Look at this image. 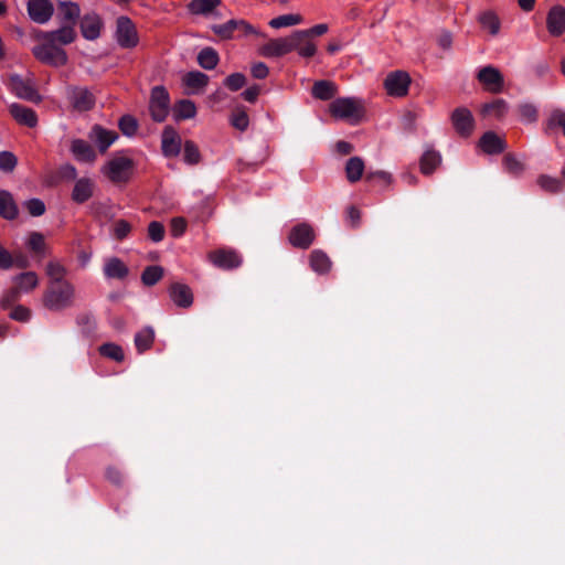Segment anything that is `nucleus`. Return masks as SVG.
Instances as JSON below:
<instances>
[{
    "label": "nucleus",
    "mask_w": 565,
    "mask_h": 565,
    "mask_svg": "<svg viewBox=\"0 0 565 565\" xmlns=\"http://www.w3.org/2000/svg\"><path fill=\"white\" fill-rule=\"evenodd\" d=\"M135 161L124 152L114 153L100 168V173L114 184L128 183L135 173Z\"/></svg>",
    "instance_id": "f257e3e1"
},
{
    "label": "nucleus",
    "mask_w": 565,
    "mask_h": 565,
    "mask_svg": "<svg viewBox=\"0 0 565 565\" xmlns=\"http://www.w3.org/2000/svg\"><path fill=\"white\" fill-rule=\"evenodd\" d=\"M330 115L350 124H358L364 117L363 102L355 97H340L329 105Z\"/></svg>",
    "instance_id": "f03ea898"
},
{
    "label": "nucleus",
    "mask_w": 565,
    "mask_h": 565,
    "mask_svg": "<svg viewBox=\"0 0 565 565\" xmlns=\"http://www.w3.org/2000/svg\"><path fill=\"white\" fill-rule=\"evenodd\" d=\"M75 289L70 281L49 284L43 296V305L50 310H62L74 303Z\"/></svg>",
    "instance_id": "7ed1b4c3"
},
{
    "label": "nucleus",
    "mask_w": 565,
    "mask_h": 565,
    "mask_svg": "<svg viewBox=\"0 0 565 565\" xmlns=\"http://www.w3.org/2000/svg\"><path fill=\"white\" fill-rule=\"evenodd\" d=\"M36 45L33 46L32 53L40 62L58 67L67 63L66 52L52 40L40 33L36 35Z\"/></svg>",
    "instance_id": "20e7f679"
},
{
    "label": "nucleus",
    "mask_w": 565,
    "mask_h": 565,
    "mask_svg": "<svg viewBox=\"0 0 565 565\" xmlns=\"http://www.w3.org/2000/svg\"><path fill=\"white\" fill-rule=\"evenodd\" d=\"M115 38L125 49H132L139 43V35L135 23L127 17H119L116 22Z\"/></svg>",
    "instance_id": "39448f33"
},
{
    "label": "nucleus",
    "mask_w": 565,
    "mask_h": 565,
    "mask_svg": "<svg viewBox=\"0 0 565 565\" xmlns=\"http://www.w3.org/2000/svg\"><path fill=\"white\" fill-rule=\"evenodd\" d=\"M289 40L291 52H297L302 58H311L318 52L316 42L303 30L294 31L289 34Z\"/></svg>",
    "instance_id": "423d86ee"
},
{
    "label": "nucleus",
    "mask_w": 565,
    "mask_h": 565,
    "mask_svg": "<svg viewBox=\"0 0 565 565\" xmlns=\"http://www.w3.org/2000/svg\"><path fill=\"white\" fill-rule=\"evenodd\" d=\"M411 77L406 72L395 71L387 74L384 79V88L390 96L404 97L407 95Z\"/></svg>",
    "instance_id": "0eeeda50"
},
{
    "label": "nucleus",
    "mask_w": 565,
    "mask_h": 565,
    "mask_svg": "<svg viewBox=\"0 0 565 565\" xmlns=\"http://www.w3.org/2000/svg\"><path fill=\"white\" fill-rule=\"evenodd\" d=\"M170 98L163 86L152 88L150 98V113L156 121H163L169 113Z\"/></svg>",
    "instance_id": "6e6552de"
},
{
    "label": "nucleus",
    "mask_w": 565,
    "mask_h": 565,
    "mask_svg": "<svg viewBox=\"0 0 565 565\" xmlns=\"http://www.w3.org/2000/svg\"><path fill=\"white\" fill-rule=\"evenodd\" d=\"M68 102L76 111H87L95 105L94 94L86 87H72L68 89Z\"/></svg>",
    "instance_id": "1a4fd4ad"
},
{
    "label": "nucleus",
    "mask_w": 565,
    "mask_h": 565,
    "mask_svg": "<svg viewBox=\"0 0 565 565\" xmlns=\"http://www.w3.org/2000/svg\"><path fill=\"white\" fill-rule=\"evenodd\" d=\"M451 124L454 129L461 137H469L475 129V119L471 111L468 108L459 107L456 108L451 114Z\"/></svg>",
    "instance_id": "9d476101"
},
{
    "label": "nucleus",
    "mask_w": 565,
    "mask_h": 565,
    "mask_svg": "<svg viewBox=\"0 0 565 565\" xmlns=\"http://www.w3.org/2000/svg\"><path fill=\"white\" fill-rule=\"evenodd\" d=\"M7 86L19 98L30 102L39 100L36 89L29 79H23L19 75H11L8 79Z\"/></svg>",
    "instance_id": "9b49d317"
},
{
    "label": "nucleus",
    "mask_w": 565,
    "mask_h": 565,
    "mask_svg": "<svg viewBox=\"0 0 565 565\" xmlns=\"http://www.w3.org/2000/svg\"><path fill=\"white\" fill-rule=\"evenodd\" d=\"M289 53H291L289 35L270 39L258 47V54L267 58L281 57Z\"/></svg>",
    "instance_id": "f8f14e48"
},
{
    "label": "nucleus",
    "mask_w": 565,
    "mask_h": 565,
    "mask_svg": "<svg viewBox=\"0 0 565 565\" xmlns=\"http://www.w3.org/2000/svg\"><path fill=\"white\" fill-rule=\"evenodd\" d=\"M315 231L308 223H300L294 226L289 233V243L297 248L307 249L313 243Z\"/></svg>",
    "instance_id": "ddd939ff"
},
{
    "label": "nucleus",
    "mask_w": 565,
    "mask_h": 565,
    "mask_svg": "<svg viewBox=\"0 0 565 565\" xmlns=\"http://www.w3.org/2000/svg\"><path fill=\"white\" fill-rule=\"evenodd\" d=\"M209 260L224 269H233L242 264L241 256L233 249L221 248L209 253Z\"/></svg>",
    "instance_id": "4468645a"
},
{
    "label": "nucleus",
    "mask_w": 565,
    "mask_h": 565,
    "mask_svg": "<svg viewBox=\"0 0 565 565\" xmlns=\"http://www.w3.org/2000/svg\"><path fill=\"white\" fill-rule=\"evenodd\" d=\"M478 79L491 93H499L503 88V76L493 66H484L478 72Z\"/></svg>",
    "instance_id": "2eb2a0df"
},
{
    "label": "nucleus",
    "mask_w": 565,
    "mask_h": 565,
    "mask_svg": "<svg viewBox=\"0 0 565 565\" xmlns=\"http://www.w3.org/2000/svg\"><path fill=\"white\" fill-rule=\"evenodd\" d=\"M54 8L50 0H29L28 2V13L36 23H45L47 22L52 14Z\"/></svg>",
    "instance_id": "dca6fc26"
},
{
    "label": "nucleus",
    "mask_w": 565,
    "mask_h": 565,
    "mask_svg": "<svg viewBox=\"0 0 565 565\" xmlns=\"http://www.w3.org/2000/svg\"><path fill=\"white\" fill-rule=\"evenodd\" d=\"M207 84L209 76L199 71L189 72L182 76V85L188 95L203 93Z\"/></svg>",
    "instance_id": "f3484780"
},
{
    "label": "nucleus",
    "mask_w": 565,
    "mask_h": 565,
    "mask_svg": "<svg viewBox=\"0 0 565 565\" xmlns=\"http://www.w3.org/2000/svg\"><path fill=\"white\" fill-rule=\"evenodd\" d=\"M546 28L553 36H561L565 32V8L563 6H554L550 9Z\"/></svg>",
    "instance_id": "a211bd4d"
},
{
    "label": "nucleus",
    "mask_w": 565,
    "mask_h": 565,
    "mask_svg": "<svg viewBox=\"0 0 565 565\" xmlns=\"http://www.w3.org/2000/svg\"><path fill=\"white\" fill-rule=\"evenodd\" d=\"M161 149L166 157H177L181 150V138L172 127H166L161 136Z\"/></svg>",
    "instance_id": "6ab92c4d"
},
{
    "label": "nucleus",
    "mask_w": 565,
    "mask_h": 565,
    "mask_svg": "<svg viewBox=\"0 0 565 565\" xmlns=\"http://www.w3.org/2000/svg\"><path fill=\"white\" fill-rule=\"evenodd\" d=\"M102 28V19L95 13L85 14L81 20L82 35L86 40H96L100 35Z\"/></svg>",
    "instance_id": "aec40b11"
},
{
    "label": "nucleus",
    "mask_w": 565,
    "mask_h": 565,
    "mask_svg": "<svg viewBox=\"0 0 565 565\" xmlns=\"http://www.w3.org/2000/svg\"><path fill=\"white\" fill-rule=\"evenodd\" d=\"M71 152L77 161L94 163L97 156L94 148L83 139H74L71 143Z\"/></svg>",
    "instance_id": "412c9836"
},
{
    "label": "nucleus",
    "mask_w": 565,
    "mask_h": 565,
    "mask_svg": "<svg viewBox=\"0 0 565 565\" xmlns=\"http://www.w3.org/2000/svg\"><path fill=\"white\" fill-rule=\"evenodd\" d=\"M89 138L97 145L100 152L104 153L116 141L118 135L114 130H107L100 126H94L89 134Z\"/></svg>",
    "instance_id": "4be33fe9"
},
{
    "label": "nucleus",
    "mask_w": 565,
    "mask_h": 565,
    "mask_svg": "<svg viewBox=\"0 0 565 565\" xmlns=\"http://www.w3.org/2000/svg\"><path fill=\"white\" fill-rule=\"evenodd\" d=\"M171 300L179 307L188 308L193 302V294L189 286L180 282L172 284L169 288Z\"/></svg>",
    "instance_id": "5701e85b"
},
{
    "label": "nucleus",
    "mask_w": 565,
    "mask_h": 565,
    "mask_svg": "<svg viewBox=\"0 0 565 565\" xmlns=\"http://www.w3.org/2000/svg\"><path fill=\"white\" fill-rule=\"evenodd\" d=\"M39 285L38 275L34 271H25L14 278L13 298L19 294H28Z\"/></svg>",
    "instance_id": "b1692460"
},
{
    "label": "nucleus",
    "mask_w": 565,
    "mask_h": 565,
    "mask_svg": "<svg viewBox=\"0 0 565 565\" xmlns=\"http://www.w3.org/2000/svg\"><path fill=\"white\" fill-rule=\"evenodd\" d=\"M309 264L311 269L319 274H328L332 267L330 257L321 249H315L309 255Z\"/></svg>",
    "instance_id": "393cba45"
},
{
    "label": "nucleus",
    "mask_w": 565,
    "mask_h": 565,
    "mask_svg": "<svg viewBox=\"0 0 565 565\" xmlns=\"http://www.w3.org/2000/svg\"><path fill=\"white\" fill-rule=\"evenodd\" d=\"M93 192L94 182L88 178H81L74 185L72 200L76 203H84L93 196Z\"/></svg>",
    "instance_id": "a878e982"
},
{
    "label": "nucleus",
    "mask_w": 565,
    "mask_h": 565,
    "mask_svg": "<svg viewBox=\"0 0 565 565\" xmlns=\"http://www.w3.org/2000/svg\"><path fill=\"white\" fill-rule=\"evenodd\" d=\"M479 146L483 152L489 154L500 153L505 148L504 140L492 131L486 132L481 137Z\"/></svg>",
    "instance_id": "bb28decb"
},
{
    "label": "nucleus",
    "mask_w": 565,
    "mask_h": 565,
    "mask_svg": "<svg viewBox=\"0 0 565 565\" xmlns=\"http://www.w3.org/2000/svg\"><path fill=\"white\" fill-rule=\"evenodd\" d=\"M9 110L19 124L28 127H34L38 122L36 115L31 108L24 107L20 104H12Z\"/></svg>",
    "instance_id": "cd10ccee"
},
{
    "label": "nucleus",
    "mask_w": 565,
    "mask_h": 565,
    "mask_svg": "<svg viewBox=\"0 0 565 565\" xmlns=\"http://www.w3.org/2000/svg\"><path fill=\"white\" fill-rule=\"evenodd\" d=\"M478 22L482 30L487 31L490 35L495 36L499 34L501 21L495 12L488 10L480 13Z\"/></svg>",
    "instance_id": "c85d7f7f"
},
{
    "label": "nucleus",
    "mask_w": 565,
    "mask_h": 565,
    "mask_svg": "<svg viewBox=\"0 0 565 565\" xmlns=\"http://www.w3.org/2000/svg\"><path fill=\"white\" fill-rule=\"evenodd\" d=\"M221 0H191L186 8L193 15H209L221 6Z\"/></svg>",
    "instance_id": "c756f323"
},
{
    "label": "nucleus",
    "mask_w": 565,
    "mask_h": 565,
    "mask_svg": "<svg viewBox=\"0 0 565 565\" xmlns=\"http://www.w3.org/2000/svg\"><path fill=\"white\" fill-rule=\"evenodd\" d=\"M42 34L61 47L62 45L72 43L76 38L75 30L72 25L62 26L61 29L52 32H42Z\"/></svg>",
    "instance_id": "7c9ffc66"
},
{
    "label": "nucleus",
    "mask_w": 565,
    "mask_h": 565,
    "mask_svg": "<svg viewBox=\"0 0 565 565\" xmlns=\"http://www.w3.org/2000/svg\"><path fill=\"white\" fill-rule=\"evenodd\" d=\"M128 271L125 263L117 257L107 259L104 266V274L107 278L122 279L128 275Z\"/></svg>",
    "instance_id": "2f4dec72"
},
{
    "label": "nucleus",
    "mask_w": 565,
    "mask_h": 565,
    "mask_svg": "<svg viewBox=\"0 0 565 565\" xmlns=\"http://www.w3.org/2000/svg\"><path fill=\"white\" fill-rule=\"evenodd\" d=\"M303 21L305 19L300 13H287L273 18L269 20L268 25L275 30H279L302 24Z\"/></svg>",
    "instance_id": "473e14b6"
},
{
    "label": "nucleus",
    "mask_w": 565,
    "mask_h": 565,
    "mask_svg": "<svg viewBox=\"0 0 565 565\" xmlns=\"http://www.w3.org/2000/svg\"><path fill=\"white\" fill-rule=\"evenodd\" d=\"M338 93V86L330 81H318L312 86V96L320 100H329Z\"/></svg>",
    "instance_id": "72a5a7b5"
},
{
    "label": "nucleus",
    "mask_w": 565,
    "mask_h": 565,
    "mask_svg": "<svg viewBox=\"0 0 565 565\" xmlns=\"http://www.w3.org/2000/svg\"><path fill=\"white\" fill-rule=\"evenodd\" d=\"M364 161L360 157H352L345 163V175L349 182H358L364 172Z\"/></svg>",
    "instance_id": "f704fd0d"
},
{
    "label": "nucleus",
    "mask_w": 565,
    "mask_h": 565,
    "mask_svg": "<svg viewBox=\"0 0 565 565\" xmlns=\"http://www.w3.org/2000/svg\"><path fill=\"white\" fill-rule=\"evenodd\" d=\"M0 215L7 220H13L18 215V207L8 191H0Z\"/></svg>",
    "instance_id": "c9c22d12"
},
{
    "label": "nucleus",
    "mask_w": 565,
    "mask_h": 565,
    "mask_svg": "<svg viewBox=\"0 0 565 565\" xmlns=\"http://www.w3.org/2000/svg\"><path fill=\"white\" fill-rule=\"evenodd\" d=\"M196 115L195 104L189 99H182L174 105L173 116L177 120L193 118Z\"/></svg>",
    "instance_id": "e433bc0d"
},
{
    "label": "nucleus",
    "mask_w": 565,
    "mask_h": 565,
    "mask_svg": "<svg viewBox=\"0 0 565 565\" xmlns=\"http://www.w3.org/2000/svg\"><path fill=\"white\" fill-rule=\"evenodd\" d=\"M58 15L66 22L72 24L78 19L81 9L77 3L72 1H61L58 3Z\"/></svg>",
    "instance_id": "4c0bfd02"
},
{
    "label": "nucleus",
    "mask_w": 565,
    "mask_h": 565,
    "mask_svg": "<svg viewBox=\"0 0 565 565\" xmlns=\"http://www.w3.org/2000/svg\"><path fill=\"white\" fill-rule=\"evenodd\" d=\"M440 153L435 150H427L420 158V171L430 174L440 164Z\"/></svg>",
    "instance_id": "58836bf2"
},
{
    "label": "nucleus",
    "mask_w": 565,
    "mask_h": 565,
    "mask_svg": "<svg viewBox=\"0 0 565 565\" xmlns=\"http://www.w3.org/2000/svg\"><path fill=\"white\" fill-rule=\"evenodd\" d=\"M154 341V331L152 328H143L135 337V344L139 353L149 350Z\"/></svg>",
    "instance_id": "ea45409f"
},
{
    "label": "nucleus",
    "mask_w": 565,
    "mask_h": 565,
    "mask_svg": "<svg viewBox=\"0 0 565 565\" xmlns=\"http://www.w3.org/2000/svg\"><path fill=\"white\" fill-rule=\"evenodd\" d=\"M220 61L217 52L212 47L203 49L198 55V63L205 70H213Z\"/></svg>",
    "instance_id": "a19ab883"
},
{
    "label": "nucleus",
    "mask_w": 565,
    "mask_h": 565,
    "mask_svg": "<svg viewBox=\"0 0 565 565\" xmlns=\"http://www.w3.org/2000/svg\"><path fill=\"white\" fill-rule=\"evenodd\" d=\"M508 110L507 103L503 99H495L489 104H486L482 107V113L486 116H490L493 118H502Z\"/></svg>",
    "instance_id": "79ce46f5"
},
{
    "label": "nucleus",
    "mask_w": 565,
    "mask_h": 565,
    "mask_svg": "<svg viewBox=\"0 0 565 565\" xmlns=\"http://www.w3.org/2000/svg\"><path fill=\"white\" fill-rule=\"evenodd\" d=\"M536 183L548 193H557L563 189V183L559 179L546 174L540 175Z\"/></svg>",
    "instance_id": "37998d69"
},
{
    "label": "nucleus",
    "mask_w": 565,
    "mask_h": 565,
    "mask_svg": "<svg viewBox=\"0 0 565 565\" xmlns=\"http://www.w3.org/2000/svg\"><path fill=\"white\" fill-rule=\"evenodd\" d=\"M212 31L221 40H231L234 38V32L236 31V20L232 19L223 24H214L212 25Z\"/></svg>",
    "instance_id": "c03bdc74"
},
{
    "label": "nucleus",
    "mask_w": 565,
    "mask_h": 565,
    "mask_svg": "<svg viewBox=\"0 0 565 565\" xmlns=\"http://www.w3.org/2000/svg\"><path fill=\"white\" fill-rule=\"evenodd\" d=\"M25 267L28 265L24 258L14 259L13 256L0 244V268L10 269L13 265Z\"/></svg>",
    "instance_id": "a18cd8bd"
},
{
    "label": "nucleus",
    "mask_w": 565,
    "mask_h": 565,
    "mask_svg": "<svg viewBox=\"0 0 565 565\" xmlns=\"http://www.w3.org/2000/svg\"><path fill=\"white\" fill-rule=\"evenodd\" d=\"M99 353L103 356L111 359L116 362H122L125 359L124 351L120 345L115 343H105L99 348Z\"/></svg>",
    "instance_id": "49530a36"
},
{
    "label": "nucleus",
    "mask_w": 565,
    "mask_h": 565,
    "mask_svg": "<svg viewBox=\"0 0 565 565\" xmlns=\"http://www.w3.org/2000/svg\"><path fill=\"white\" fill-rule=\"evenodd\" d=\"M163 277V268L160 266L147 267L142 275L141 280L146 286L156 285Z\"/></svg>",
    "instance_id": "de8ad7c7"
},
{
    "label": "nucleus",
    "mask_w": 565,
    "mask_h": 565,
    "mask_svg": "<svg viewBox=\"0 0 565 565\" xmlns=\"http://www.w3.org/2000/svg\"><path fill=\"white\" fill-rule=\"evenodd\" d=\"M66 270L64 266L58 262H50L46 265V275L50 277V284H57L60 281H66L64 276Z\"/></svg>",
    "instance_id": "09e8293b"
},
{
    "label": "nucleus",
    "mask_w": 565,
    "mask_h": 565,
    "mask_svg": "<svg viewBox=\"0 0 565 565\" xmlns=\"http://www.w3.org/2000/svg\"><path fill=\"white\" fill-rule=\"evenodd\" d=\"M183 158H184V161L189 164H196L200 162L201 154H200L198 146L193 141H191V140L185 141L184 149H183Z\"/></svg>",
    "instance_id": "8fccbe9b"
},
{
    "label": "nucleus",
    "mask_w": 565,
    "mask_h": 565,
    "mask_svg": "<svg viewBox=\"0 0 565 565\" xmlns=\"http://www.w3.org/2000/svg\"><path fill=\"white\" fill-rule=\"evenodd\" d=\"M231 124L241 131L246 130L249 125L247 113L243 108H236L231 116Z\"/></svg>",
    "instance_id": "3c124183"
},
{
    "label": "nucleus",
    "mask_w": 565,
    "mask_h": 565,
    "mask_svg": "<svg viewBox=\"0 0 565 565\" xmlns=\"http://www.w3.org/2000/svg\"><path fill=\"white\" fill-rule=\"evenodd\" d=\"M503 166L509 173L514 175L521 174L524 169L523 163L518 158L511 154H507L503 158Z\"/></svg>",
    "instance_id": "603ef678"
},
{
    "label": "nucleus",
    "mask_w": 565,
    "mask_h": 565,
    "mask_svg": "<svg viewBox=\"0 0 565 565\" xmlns=\"http://www.w3.org/2000/svg\"><path fill=\"white\" fill-rule=\"evenodd\" d=\"M28 246L30 249L38 254H42L45 250L44 236L41 233L33 232L29 235Z\"/></svg>",
    "instance_id": "864d4df0"
},
{
    "label": "nucleus",
    "mask_w": 565,
    "mask_h": 565,
    "mask_svg": "<svg viewBox=\"0 0 565 565\" xmlns=\"http://www.w3.org/2000/svg\"><path fill=\"white\" fill-rule=\"evenodd\" d=\"M245 83L246 78L242 73H233L228 75L224 81V85L232 92L241 89Z\"/></svg>",
    "instance_id": "5fc2aeb1"
},
{
    "label": "nucleus",
    "mask_w": 565,
    "mask_h": 565,
    "mask_svg": "<svg viewBox=\"0 0 565 565\" xmlns=\"http://www.w3.org/2000/svg\"><path fill=\"white\" fill-rule=\"evenodd\" d=\"M131 231V225L125 220H118L113 225V235L121 241L128 236Z\"/></svg>",
    "instance_id": "6e6d98bb"
},
{
    "label": "nucleus",
    "mask_w": 565,
    "mask_h": 565,
    "mask_svg": "<svg viewBox=\"0 0 565 565\" xmlns=\"http://www.w3.org/2000/svg\"><path fill=\"white\" fill-rule=\"evenodd\" d=\"M17 166V158L12 152H0V170L10 172Z\"/></svg>",
    "instance_id": "4d7b16f0"
},
{
    "label": "nucleus",
    "mask_w": 565,
    "mask_h": 565,
    "mask_svg": "<svg viewBox=\"0 0 565 565\" xmlns=\"http://www.w3.org/2000/svg\"><path fill=\"white\" fill-rule=\"evenodd\" d=\"M119 128L126 136H132L137 131L138 125L135 118L131 116H124L119 120Z\"/></svg>",
    "instance_id": "13d9d810"
},
{
    "label": "nucleus",
    "mask_w": 565,
    "mask_h": 565,
    "mask_svg": "<svg viewBox=\"0 0 565 565\" xmlns=\"http://www.w3.org/2000/svg\"><path fill=\"white\" fill-rule=\"evenodd\" d=\"M148 235L151 241L161 242L164 237V226L160 222H151L148 226Z\"/></svg>",
    "instance_id": "bf43d9fd"
},
{
    "label": "nucleus",
    "mask_w": 565,
    "mask_h": 565,
    "mask_svg": "<svg viewBox=\"0 0 565 565\" xmlns=\"http://www.w3.org/2000/svg\"><path fill=\"white\" fill-rule=\"evenodd\" d=\"M236 31H238L243 36H260L262 32L253 26L250 23H248L245 20H236Z\"/></svg>",
    "instance_id": "052dcab7"
},
{
    "label": "nucleus",
    "mask_w": 565,
    "mask_h": 565,
    "mask_svg": "<svg viewBox=\"0 0 565 565\" xmlns=\"http://www.w3.org/2000/svg\"><path fill=\"white\" fill-rule=\"evenodd\" d=\"M548 127H561L563 129L564 136H565V111L561 109H556L552 111L550 119H548Z\"/></svg>",
    "instance_id": "680f3d73"
},
{
    "label": "nucleus",
    "mask_w": 565,
    "mask_h": 565,
    "mask_svg": "<svg viewBox=\"0 0 565 565\" xmlns=\"http://www.w3.org/2000/svg\"><path fill=\"white\" fill-rule=\"evenodd\" d=\"M520 117H521V120L524 121V122H533L536 120L537 118V110L534 106L532 105H522L520 106Z\"/></svg>",
    "instance_id": "e2e57ef3"
},
{
    "label": "nucleus",
    "mask_w": 565,
    "mask_h": 565,
    "mask_svg": "<svg viewBox=\"0 0 565 565\" xmlns=\"http://www.w3.org/2000/svg\"><path fill=\"white\" fill-rule=\"evenodd\" d=\"M25 207L32 216H41L45 212V205L39 199L29 200L25 203Z\"/></svg>",
    "instance_id": "0e129e2a"
},
{
    "label": "nucleus",
    "mask_w": 565,
    "mask_h": 565,
    "mask_svg": "<svg viewBox=\"0 0 565 565\" xmlns=\"http://www.w3.org/2000/svg\"><path fill=\"white\" fill-rule=\"evenodd\" d=\"M186 228V222L182 217H175L171 221L170 232L174 237L181 236Z\"/></svg>",
    "instance_id": "69168bd1"
},
{
    "label": "nucleus",
    "mask_w": 565,
    "mask_h": 565,
    "mask_svg": "<svg viewBox=\"0 0 565 565\" xmlns=\"http://www.w3.org/2000/svg\"><path fill=\"white\" fill-rule=\"evenodd\" d=\"M10 317L17 321L25 322L31 317V311L23 306H17L10 313Z\"/></svg>",
    "instance_id": "338daca9"
},
{
    "label": "nucleus",
    "mask_w": 565,
    "mask_h": 565,
    "mask_svg": "<svg viewBox=\"0 0 565 565\" xmlns=\"http://www.w3.org/2000/svg\"><path fill=\"white\" fill-rule=\"evenodd\" d=\"M252 75L255 78L263 79L266 78L269 74V70L267 65L263 62L254 63L250 68Z\"/></svg>",
    "instance_id": "774afa93"
}]
</instances>
